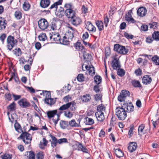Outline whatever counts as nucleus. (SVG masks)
Segmentation results:
<instances>
[{"mask_svg":"<svg viewBox=\"0 0 159 159\" xmlns=\"http://www.w3.org/2000/svg\"><path fill=\"white\" fill-rule=\"evenodd\" d=\"M132 84L135 87H141L142 86L139 81L138 80H134L132 81Z\"/></svg>","mask_w":159,"mask_h":159,"instance_id":"37998d69","label":"nucleus"},{"mask_svg":"<svg viewBox=\"0 0 159 159\" xmlns=\"http://www.w3.org/2000/svg\"><path fill=\"white\" fill-rule=\"evenodd\" d=\"M147 10L145 7H143L139 8L137 11V15L140 17L145 16L147 14Z\"/></svg>","mask_w":159,"mask_h":159,"instance_id":"4468645a","label":"nucleus"},{"mask_svg":"<svg viewBox=\"0 0 159 159\" xmlns=\"http://www.w3.org/2000/svg\"><path fill=\"white\" fill-rule=\"evenodd\" d=\"M126 111L122 107V106L118 107L116 108V115L118 117V119L121 120H124L126 117Z\"/></svg>","mask_w":159,"mask_h":159,"instance_id":"7ed1b4c3","label":"nucleus"},{"mask_svg":"<svg viewBox=\"0 0 159 159\" xmlns=\"http://www.w3.org/2000/svg\"><path fill=\"white\" fill-rule=\"evenodd\" d=\"M56 11H57L56 15L59 18L62 17L64 16V14L65 13L64 8L61 7H60L58 9L57 8L56 9Z\"/></svg>","mask_w":159,"mask_h":159,"instance_id":"b1692460","label":"nucleus"},{"mask_svg":"<svg viewBox=\"0 0 159 159\" xmlns=\"http://www.w3.org/2000/svg\"><path fill=\"white\" fill-rule=\"evenodd\" d=\"M109 21V18L107 14H105L104 16V23L106 27L107 26Z\"/></svg>","mask_w":159,"mask_h":159,"instance_id":"13d9d810","label":"nucleus"},{"mask_svg":"<svg viewBox=\"0 0 159 159\" xmlns=\"http://www.w3.org/2000/svg\"><path fill=\"white\" fill-rule=\"evenodd\" d=\"M16 103L13 102L7 107V109L8 110H10L11 111L15 110L16 109Z\"/></svg>","mask_w":159,"mask_h":159,"instance_id":"c9c22d12","label":"nucleus"},{"mask_svg":"<svg viewBox=\"0 0 159 159\" xmlns=\"http://www.w3.org/2000/svg\"><path fill=\"white\" fill-rule=\"evenodd\" d=\"M90 99L91 97L90 95L88 94L84 95L81 97V99L84 102H88L90 100Z\"/></svg>","mask_w":159,"mask_h":159,"instance_id":"72a5a7b5","label":"nucleus"},{"mask_svg":"<svg viewBox=\"0 0 159 159\" xmlns=\"http://www.w3.org/2000/svg\"><path fill=\"white\" fill-rule=\"evenodd\" d=\"M77 78L79 82H83L84 80V77L83 74H79Z\"/></svg>","mask_w":159,"mask_h":159,"instance_id":"603ef678","label":"nucleus"},{"mask_svg":"<svg viewBox=\"0 0 159 159\" xmlns=\"http://www.w3.org/2000/svg\"><path fill=\"white\" fill-rule=\"evenodd\" d=\"M7 21L4 18L0 17V30H4L7 25Z\"/></svg>","mask_w":159,"mask_h":159,"instance_id":"a211bd4d","label":"nucleus"},{"mask_svg":"<svg viewBox=\"0 0 159 159\" xmlns=\"http://www.w3.org/2000/svg\"><path fill=\"white\" fill-rule=\"evenodd\" d=\"M86 119V121H88L86 123H85L86 125H92L94 123V120L91 118L87 117Z\"/></svg>","mask_w":159,"mask_h":159,"instance_id":"052dcab7","label":"nucleus"},{"mask_svg":"<svg viewBox=\"0 0 159 159\" xmlns=\"http://www.w3.org/2000/svg\"><path fill=\"white\" fill-rule=\"evenodd\" d=\"M105 107L104 105L102 104L101 105H99L98 106L97 108V111L102 112L103 111H105Z\"/></svg>","mask_w":159,"mask_h":159,"instance_id":"6e6d98bb","label":"nucleus"},{"mask_svg":"<svg viewBox=\"0 0 159 159\" xmlns=\"http://www.w3.org/2000/svg\"><path fill=\"white\" fill-rule=\"evenodd\" d=\"M49 135L52 139V141L50 140V141H51V146L54 148L56 146L57 143H58V140H57V138L55 137L52 136L51 134H50Z\"/></svg>","mask_w":159,"mask_h":159,"instance_id":"4be33fe9","label":"nucleus"},{"mask_svg":"<svg viewBox=\"0 0 159 159\" xmlns=\"http://www.w3.org/2000/svg\"><path fill=\"white\" fill-rule=\"evenodd\" d=\"M133 129H134V127L133 126H131L130 128L129 129V130L128 132V135L129 136V138H131L133 135Z\"/></svg>","mask_w":159,"mask_h":159,"instance_id":"e2e57ef3","label":"nucleus"},{"mask_svg":"<svg viewBox=\"0 0 159 159\" xmlns=\"http://www.w3.org/2000/svg\"><path fill=\"white\" fill-rule=\"evenodd\" d=\"M109 47H107L105 48V57H104V66L105 69V79H108L107 74V65L106 64V60L107 59V57L109 56V53L108 52L109 50Z\"/></svg>","mask_w":159,"mask_h":159,"instance_id":"ddd939ff","label":"nucleus"},{"mask_svg":"<svg viewBox=\"0 0 159 159\" xmlns=\"http://www.w3.org/2000/svg\"><path fill=\"white\" fill-rule=\"evenodd\" d=\"M145 127L144 125L142 124L139 125L138 129V133L139 134L140 133L141 134L144 133L143 130Z\"/></svg>","mask_w":159,"mask_h":159,"instance_id":"864d4df0","label":"nucleus"},{"mask_svg":"<svg viewBox=\"0 0 159 159\" xmlns=\"http://www.w3.org/2000/svg\"><path fill=\"white\" fill-rule=\"evenodd\" d=\"M39 39L40 41H44L47 39V37L45 33H42L39 36Z\"/></svg>","mask_w":159,"mask_h":159,"instance_id":"bf43d9fd","label":"nucleus"},{"mask_svg":"<svg viewBox=\"0 0 159 159\" xmlns=\"http://www.w3.org/2000/svg\"><path fill=\"white\" fill-rule=\"evenodd\" d=\"M18 104L20 107L22 108H26L30 107L31 106L29 102L25 98L21 99L18 102Z\"/></svg>","mask_w":159,"mask_h":159,"instance_id":"6e6552de","label":"nucleus"},{"mask_svg":"<svg viewBox=\"0 0 159 159\" xmlns=\"http://www.w3.org/2000/svg\"><path fill=\"white\" fill-rule=\"evenodd\" d=\"M74 46L78 51H80L83 54V56L85 58L84 54L85 53V48L80 42H77L75 44Z\"/></svg>","mask_w":159,"mask_h":159,"instance_id":"f8f14e48","label":"nucleus"},{"mask_svg":"<svg viewBox=\"0 0 159 159\" xmlns=\"http://www.w3.org/2000/svg\"><path fill=\"white\" fill-rule=\"evenodd\" d=\"M7 49L10 51H11L13 48L17 46L18 43L17 40L11 35H9L7 37Z\"/></svg>","mask_w":159,"mask_h":159,"instance_id":"f257e3e1","label":"nucleus"},{"mask_svg":"<svg viewBox=\"0 0 159 159\" xmlns=\"http://www.w3.org/2000/svg\"><path fill=\"white\" fill-rule=\"evenodd\" d=\"M65 7L67 8H68V9H66L65 12V15L68 18H70V19L73 17L75 16V11L70 9L71 8V6L70 4H66L64 6Z\"/></svg>","mask_w":159,"mask_h":159,"instance_id":"423d86ee","label":"nucleus"},{"mask_svg":"<svg viewBox=\"0 0 159 159\" xmlns=\"http://www.w3.org/2000/svg\"><path fill=\"white\" fill-rule=\"evenodd\" d=\"M29 155L27 157L26 159H35V154L33 151L29 152Z\"/></svg>","mask_w":159,"mask_h":159,"instance_id":"09e8293b","label":"nucleus"},{"mask_svg":"<svg viewBox=\"0 0 159 159\" xmlns=\"http://www.w3.org/2000/svg\"><path fill=\"white\" fill-rule=\"evenodd\" d=\"M13 54L16 57H19L21 54L22 52L21 49L19 48H16L12 51Z\"/></svg>","mask_w":159,"mask_h":159,"instance_id":"473e14b6","label":"nucleus"},{"mask_svg":"<svg viewBox=\"0 0 159 159\" xmlns=\"http://www.w3.org/2000/svg\"><path fill=\"white\" fill-rule=\"evenodd\" d=\"M72 24L74 25H79L82 22L81 19L79 17L74 16L70 19Z\"/></svg>","mask_w":159,"mask_h":159,"instance_id":"f3484780","label":"nucleus"},{"mask_svg":"<svg viewBox=\"0 0 159 159\" xmlns=\"http://www.w3.org/2000/svg\"><path fill=\"white\" fill-rule=\"evenodd\" d=\"M30 6V5L28 2H25L23 5V8L24 10L27 11L29 9Z\"/></svg>","mask_w":159,"mask_h":159,"instance_id":"8fccbe9b","label":"nucleus"},{"mask_svg":"<svg viewBox=\"0 0 159 159\" xmlns=\"http://www.w3.org/2000/svg\"><path fill=\"white\" fill-rule=\"evenodd\" d=\"M37 159H43L44 154L43 152H40L38 153L36 155Z\"/></svg>","mask_w":159,"mask_h":159,"instance_id":"4d7b16f0","label":"nucleus"},{"mask_svg":"<svg viewBox=\"0 0 159 159\" xmlns=\"http://www.w3.org/2000/svg\"><path fill=\"white\" fill-rule=\"evenodd\" d=\"M60 125L61 128L63 129H66L69 126L68 122L65 120H61L60 123Z\"/></svg>","mask_w":159,"mask_h":159,"instance_id":"7c9ffc66","label":"nucleus"},{"mask_svg":"<svg viewBox=\"0 0 159 159\" xmlns=\"http://www.w3.org/2000/svg\"><path fill=\"white\" fill-rule=\"evenodd\" d=\"M15 123L14 124V127L16 130L17 132L20 133L21 131V128L20 125L17 122V120H16Z\"/></svg>","mask_w":159,"mask_h":159,"instance_id":"a19ab883","label":"nucleus"},{"mask_svg":"<svg viewBox=\"0 0 159 159\" xmlns=\"http://www.w3.org/2000/svg\"><path fill=\"white\" fill-rule=\"evenodd\" d=\"M65 115L66 117L70 118H71L73 115V114L70 111H68L67 112H65Z\"/></svg>","mask_w":159,"mask_h":159,"instance_id":"338daca9","label":"nucleus"},{"mask_svg":"<svg viewBox=\"0 0 159 159\" xmlns=\"http://www.w3.org/2000/svg\"><path fill=\"white\" fill-rule=\"evenodd\" d=\"M12 157V155L11 154L7 153L1 156L2 159H11Z\"/></svg>","mask_w":159,"mask_h":159,"instance_id":"3c124183","label":"nucleus"},{"mask_svg":"<svg viewBox=\"0 0 159 159\" xmlns=\"http://www.w3.org/2000/svg\"><path fill=\"white\" fill-rule=\"evenodd\" d=\"M73 34V32L68 31L67 33L65 34V35L69 40L72 41V38L74 37Z\"/></svg>","mask_w":159,"mask_h":159,"instance_id":"58836bf2","label":"nucleus"},{"mask_svg":"<svg viewBox=\"0 0 159 159\" xmlns=\"http://www.w3.org/2000/svg\"><path fill=\"white\" fill-rule=\"evenodd\" d=\"M59 41L60 43L65 45H67L69 43V40L66 38L65 35L64 36L62 39H61L59 35Z\"/></svg>","mask_w":159,"mask_h":159,"instance_id":"a878e982","label":"nucleus"},{"mask_svg":"<svg viewBox=\"0 0 159 159\" xmlns=\"http://www.w3.org/2000/svg\"><path fill=\"white\" fill-rule=\"evenodd\" d=\"M152 81V78L150 75H144L142 79V83L146 85L150 84Z\"/></svg>","mask_w":159,"mask_h":159,"instance_id":"2eb2a0df","label":"nucleus"},{"mask_svg":"<svg viewBox=\"0 0 159 159\" xmlns=\"http://www.w3.org/2000/svg\"><path fill=\"white\" fill-rule=\"evenodd\" d=\"M94 81L97 84H100L102 81V78L99 75L96 76L94 77Z\"/></svg>","mask_w":159,"mask_h":159,"instance_id":"a18cd8bd","label":"nucleus"},{"mask_svg":"<svg viewBox=\"0 0 159 159\" xmlns=\"http://www.w3.org/2000/svg\"><path fill=\"white\" fill-rule=\"evenodd\" d=\"M117 70V74L119 76L122 77L125 75V72L124 69L120 68Z\"/></svg>","mask_w":159,"mask_h":159,"instance_id":"f704fd0d","label":"nucleus"},{"mask_svg":"<svg viewBox=\"0 0 159 159\" xmlns=\"http://www.w3.org/2000/svg\"><path fill=\"white\" fill-rule=\"evenodd\" d=\"M135 73L137 76L140 75L142 74V70L139 68L138 69H136L135 70Z\"/></svg>","mask_w":159,"mask_h":159,"instance_id":"774afa93","label":"nucleus"},{"mask_svg":"<svg viewBox=\"0 0 159 159\" xmlns=\"http://www.w3.org/2000/svg\"><path fill=\"white\" fill-rule=\"evenodd\" d=\"M47 104L51 106L52 105L54 104L55 102V100H54L52 98H51L48 100H46L45 101Z\"/></svg>","mask_w":159,"mask_h":159,"instance_id":"de8ad7c7","label":"nucleus"},{"mask_svg":"<svg viewBox=\"0 0 159 159\" xmlns=\"http://www.w3.org/2000/svg\"><path fill=\"white\" fill-rule=\"evenodd\" d=\"M137 148V144L135 142H130L128 148V149L130 152L134 151Z\"/></svg>","mask_w":159,"mask_h":159,"instance_id":"aec40b11","label":"nucleus"},{"mask_svg":"<svg viewBox=\"0 0 159 159\" xmlns=\"http://www.w3.org/2000/svg\"><path fill=\"white\" fill-rule=\"evenodd\" d=\"M14 16L17 19L20 20L22 17V14L20 11H16L15 13Z\"/></svg>","mask_w":159,"mask_h":159,"instance_id":"49530a36","label":"nucleus"},{"mask_svg":"<svg viewBox=\"0 0 159 159\" xmlns=\"http://www.w3.org/2000/svg\"><path fill=\"white\" fill-rule=\"evenodd\" d=\"M76 103L74 101H73L62 105L59 108V110L63 111L69 108L70 111H74L76 110Z\"/></svg>","mask_w":159,"mask_h":159,"instance_id":"20e7f679","label":"nucleus"},{"mask_svg":"<svg viewBox=\"0 0 159 159\" xmlns=\"http://www.w3.org/2000/svg\"><path fill=\"white\" fill-rule=\"evenodd\" d=\"M43 143L40 142V143L39 147L41 149H43L44 148V147L47 146L48 142L45 138H43Z\"/></svg>","mask_w":159,"mask_h":159,"instance_id":"e433bc0d","label":"nucleus"},{"mask_svg":"<svg viewBox=\"0 0 159 159\" xmlns=\"http://www.w3.org/2000/svg\"><path fill=\"white\" fill-rule=\"evenodd\" d=\"M124 35L125 37L127 39H132L134 37V35L131 34H129L127 32H125Z\"/></svg>","mask_w":159,"mask_h":159,"instance_id":"0e129e2a","label":"nucleus"},{"mask_svg":"<svg viewBox=\"0 0 159 159\" xmlns=\"http://www.w3.org/2000/svg\"><path fill=\"white\" fill-rule=\"evenodd\" d=\"M113 49L114 51L116 52L119 53L123 55L126 54L129 51V50L126 48L125 46L118 44L114 45Z\"/></svg>","mask_w":159,"mask_h":159,"instance_id":"39448f33","label":"nucleus"},{"mask_svg":"<svg viewBox=\"0 0 159 159\" xmlns=\"http://www.w3.org/2000/svg\"><path fill=\"white\" fill-rule=\"evenodd\" d=\"M50 3V0H41L40 4L41 7L45 8L49 6Z\"/></svg>","mask_w":159,"mask_h":159,"instance_id":"5701e85b","label":"nucleus"},{"mask_svg":"<svg viewBox=\"0 0 159 159\" xmlns=\"http://www.w3.org/2000/svg\"><path fill=\"white\" fill-rule=\"evenodd\" d=\"M121 105L128 112H130L134 111V106L131 102H130L128 104L127 102L124 101L123 104H121Z\"/></svg>","mask_w":159,"mask_h":159,"instance_id":"9b49d317","label":"nucleus"},{"mask_svg":"<svg viewBox=\"0 0 159 159\" xmlns=\"http://www.w3.org/2000/svg\"><path fill=\"white\" fill-rule=\"evenodd\" d=\"M56 36V35L54 34L53 35H51L50 36V38L51 39H53V40L55 41H58L59 40V34H58V33L57 34V38H55V36Z\"/></svg>","mask_w":159,"mask_h":159,"instance_id":"680f3d73","label":"nucleus"},{"mask_svg":"<svg viewBox=\"0 0 159 159\" xmlns=\"http://www.w3.org/2000/svg\"><path fill=\"white\" fill-rule=\"evenodd\" d=\"M39 27L42 30L46 29L48 26V23L45 19H41L38 21Z\"/></svg>","mask_w":159,"mask_h":159,"instance_id":"1a4fd4ad","label":"nucleus"},{"mask_svg":"<svg viewBox=\"0 0 159 159\" xmlns=\"http://www.w3.org/2000/svg\"><path fill=\"white\" fill-rule=\"evenodd\" d=\"M152 60L155 64L159 65V57L157 55H155L152 57Z\"/></svg>","mask_w":159,"mask_h":159,"instance_id":"ea45409f","label":"nucleus"},{"mask_svg":"<svg viewBox=\"0 0 159 159\" xmlns=\"http://www.w3.org/2000/svg\"><path fill=\"white\" fill-rule=\"evenodd\" d=\"M150 28L151 29H156L158 28V25L157 23L156 22H153L152 23L149 24Z\"/></svg>","mask_w":159,"mask_h":159,"instance_id":"5fc2aeb1","label":"nucleus"},{"mask_svg":"<svg viewBox=\"0 0 159 159\" xmlns=\"http://www.w3.org/2000/svg\"><path fill=\"white\" fill-rule=\"evenodd\" d=\"M152 37L153 39L157 41H159V32L158 31L156 32H154L152 34Z\"/></svg>","mask_w":159,"mask_h":159,"instance_id":"c03bdc74","label":"nucleus"},{"mask_svg":"<svg viewBox=\"0 0 159 159\" xmlns=\"http://www.w3.org/2000/svg\"><path fill=\"white\" fill-rule=\"evenodd\" d=\"M57 113V110L48 111L47 112V115L49 118H51L54 117Z\"/></svg>","mask_w":159,"mask_h":159,"instance_id":"cd10ccee","label":"nucleus"},{"mask_svg":"<svg viewBox=\"0 0 159 159\" xmlns=\"http://www.w3.org/2000/svg\"><path fill=\"white\" fill-rule=\"evenodd\" d=\"M114 152L118 157H120L124 156V153L119 148L114 149Z\"/></svg>","mask_w":159,"mask_h":159,"instance_id":"c85d7f7f","label":"nucleus"},{"mask_svg":"<svg viewBox=\"0 0 159 159\" xmlns=\"http://www.w3.org/2000/svg\"><path fill=\"white\" fill-rule=\"evenodd\" d=\"M129 92L126 90H122L120 93V94L118 97V100L120 102H123L127 97L130 95Z\"/></svg>","mask_w":159,"mask_h":159,"instance_id":"9d476101","label":"nucleus"},{"mask_svg":"<svg viewBox=\"0 0 159 159\" xmlns=\"http://www.w3.org/2000/svg\"><path fill=\"white\" fill-rule=\"evenodd\" d=\"M85 24L86 25L85 27L88 31L94 32L96 31V28L90 22L88 21L85 22Z\"/></svg>","mask_w":159,"mask_h":159,"instance_id":"dca6fc26","label":"nucleus"},{"mask_svg":"<svg viewBox=\"0 0 159 159\" xmlns=\"http://www.w3.org/2000/svg\"><path fill=\"white\" fill-rule=\"evenodd\" d=\"M112 60L111 63V67L114 70H117L121 68V65L119 61L120 57L117 54H113L111 57Z\"/></svg>","mask_w":159,"mask_h":159,"instance_id":"f03ea898","label":"nucleus"},{"mask_svg":"<svg viewBox=\"0 0 159 159\" xmlns=\"http://www.w3.org/2000/svg\"><path fill=\"white\" fill-rule=\"evenodd\" d=\"M42 94L44 95H46L45 98L44 99V101L47 100V99L48 100L51 98V93L49 91H43V93H40V95H42Z\"/></svg>","mask_w":159,"mask_h":159,"instance_id":"2f4dec72","label":"nucleus"},{"mask_svg":"<svg viewBox=\"0 0 159 159\" xmlns=\"http://www.w3.org/2000/svg\"><path fill=\"white\" fill-rule=\"evenodd\" d=\"M95 115L98 121L101 122L104 120V117L103 112L97 111L96 112Z\"/></svg>","mask_w":159,"mask_h":159,"instance_id":"412c9836","label":"nucleus"},{"mask_svg":"<svg viewBox=\"0 0 159 159\" xmlns=\"http://www.w3.org/2000/svg\"><path fill=\"white\" fill-rule=\"evenodd\" d=\"M67 140L66 138L60 139L58 140V143L60 144L63 143H67Z\"/></svg>","mask_w":159,"mask_h":159,"instance_id":"69168bd1","label":"nucleus"},{"mask_svg":"<svg viewBox=\"0 0 159 159\" xmlns=\"http://www.w3.org/2000/svg\"><path fill=\"white\" fill-rule=\"evenodd\" d=\"M62 2V0H59L58 1L55 2L52 5L50 8V9H52L54 7L56 8V9L57 8V6L61 4Z\"/></svg>","mask_w":159,"mask_h":159,"instance_id":"79ce46f5","label":"nucleus"},{"mask_svg":"<svg viewBox=\"0 0 159 159\" xmlns=\"http://www.w3.org/2000/svg\"><path fill=\"white\" fill-rule=\"evenodd\" d=\"M68 124L69 125L72 127H79L80 126V122L79 123H76L75 119H72L69 121L68 123Z\"/></svg>","mask_w":159,"mask_h":159,"instance_id":"c756f323","label":"nucleus"},{"mask_svg":"<svg viewBox=\"0 0 159 159\" xmlns=\"http://www.w3.org/2000/svg\"><path fill=\"white\" fill-rule=\"evenodd\" d=\"M20 138L23 140L25 144H28L31 143L32 137L27 132H23L20 135Z\"/></svg>","mask_w":159,"mask_h":159,"instance_id":"0eeeda50","label":"nucleus"},{"mask_svg":"<svg viewBox=\"0 0 159 159\" xmlns=\"http://www.w3.org/2000/svg\"><path fill=\"white\" fill-rule=\"evenodd\" d=\"M58 22L54 19H53L50 25L51 29L53 30H55L58 29V27L57 25Z\"/></svg>","mask_w":159,"mask_h":159,"instance_id":"393cba45","label":"nucleus"},{"mask_svg":"<svg viewBox=\"0 0 159 159\" xmlns=\"http://www.w3.org/2000/svg\"><path fill=\"white\" fill-rule=\"evenodd\" d=\"M85 68L86 70L89 71V73L90 75L93 76L94 75L95 73V68L92 65H90L89 66L86 65L85 66Z\"/></svg>","mask_w":159,"mask_h":159,"instance_id":"6ab92c4d","label":"nucleus"},{"mask_svg":"<svg viewBox=\"0 0 159 159\" xmlns=\"http://www.w3.org/2000/svg\"><path fill=\"white\" fill-rule=\"evenodd\" d=\"M96 24L100 31L102 30L103 28V23L101 20H98L96 22Z\"/></svg>","mask_w":159,"mask_h":159,"instance_id":"4c0bfd02","label":"nucleus"},{"mask_svg":"<svg viewBox=\"0 0 159 159\" xmlns=\"http://www.w3.org/2000/svg\"><path fill=\"white\" fill-rule=\"evenodd\" d=\"M77 144H76L77 145H78L79 148L78 150L79 151H81L84 152L88 153V150L85 147H84L82 144L81 143H80L79 142H77Z\"/></svg>","mask_w":159,"mask_h":159,"instance_id":"bb28decb","label":"nucleus"}]
</instances>
